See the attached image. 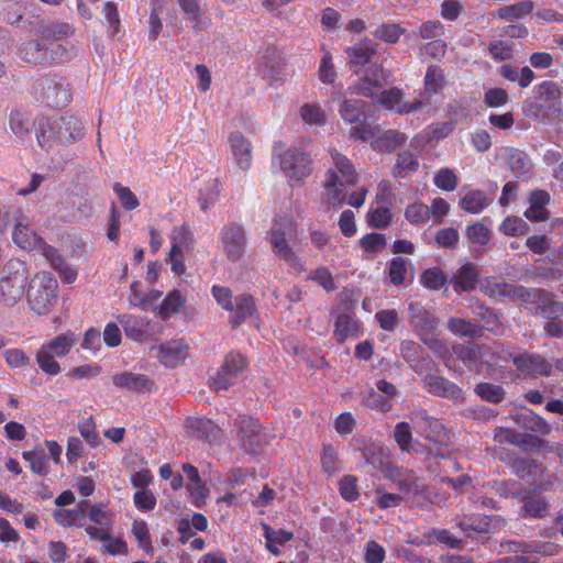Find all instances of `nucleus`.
Instances as JSON below:
<instances>
[{
  "label": "nucleus",
  "mask_w": 563,
  "mask_h": 563,
  "mask_svg": "<svg viewBox=\"0 0 563 563\" xmlns=\"http://www.w3.org/2000/svg\"><path fill=\"white\" fill-rule=\"evenodd\" d=\"M448 282L444 272L438 267L426 269L420 276V283L424 288L438 290Z\"/></svg>",
  "instance_id": "54"
},
{
  "label": "nucleus",
  "mask_w": 563,
  "mask_h": 563,
  "mask_svg": "<svg viewBox=\"0 0 563 563\" xmlns=\"http://www.w3.org/2000/svg\"><path fill=\"white\" fill-rule=\"evenodd\" d=\"M423 385L429 393L440 397L457 399L462 394L455 384L438 375H427Z\"/></svg>",
  "instance_id": "27"
},
{
  "label": "nucleus",
  "mask_w": 563,
  "mask_h": 563,
  "mask_svg": "<svg viewBox=\"0 0 563 563\" xmlns=\"http://www.w3.org/2000/svg\"><path fill=\"white\" fill-rule=\"evenodd\" d=\"M333 335L339 343L357 338L360 335V322L351 313H340L335 320Z\"/></svg>",
  "instance_id": "30"
},
{
  "label": "nucleus",
  "mask_w": 563,
  "mask_h": 563,
  "mask_svg": "<svg viewBox=\"0 0 563 563\" xmlns=\"http://www.w3.org/2000/svg\"><path fill=\"white\" fill-rule=\"evenodd\" d=\"M238 438L247 452H255L257 448L268 441L266 433L261 429L258 421L251 417L242 418L238 423Z\"/></svg>",
  "instance_id": "14"
},
{
  "label": "nucleus",
  "mask_w": 563,
  "mask_h": 563,
  "mask_svg": "<svg viewBox=\"0 0 563 563\" xmlns=\"http://www.w3.org/2000/svg\"><path fill=\"white\" fill-rule=\"evenodd\" d=\"M466 236L473 243L485 245L490 239L489 229L481 222L467 225Z\"/></svg>",
  "instance_id": "64"
},
{
  "label": "nucleus",
  "mask_w": 563,
  "mask_h": 563,
  "mask_svg": "<svg viewBox=\"0 0 563 563\" xmlns=\"http://www.w3.org/2000/svg\"><path fill=\"white\" fill-rule=\"evenodd\" d=\"M363 457L366 463L372 465L375 470H378L386 474V471L393 464L389 462L388 456L383 446L373 445L371 448H366L363 451Z\"/></svg>",
  "instance_id": "44"
},
{
  "label": "nucleus",
  "mask_w": 563,
  "mask_h": 563,
  "mask_svg": "<svg viewBox=\"0 0 563 563\" xmlns=\"http://www.w3.org/2000/svg\"><path fill=\"white\" fill-rule=\"evenodd\" d=\"M488 351H485L484 364L489 367H503L508 362H512L516 356H519V352L514 351L509 346L505 345H485Z\"/></svg>",
  "instance_id": "35"
},
{
  "label": "nucleus",
  "mask_w": 563,
  "mask_h": 563,
  "mask_svg": "<svg viewBox=\"0 0 563 563\" xmlns=\"http://www.w3.org/2000/svg\"><path fill=\"white\" fill-rule=\"evenodd\" d=\"M409 261L404 257H394L389 262L388 276L390 283L395 286H400L406 279L408 273Z\"/></svg>",
  "instance_id": "55"
},
{
  "label": "nucleus",
  "mask_w": 563,
  "mask_h": 563,
  "mask_svg": "<svg viewBox=\"0 0 563 563\" xmlns=\"http://www.w3.org/2000/svg\"><path fill=\"white\" fill-rule=\"evenodd\" d=\"M387 80V75L380 65H373L368 68L366 76L362 79L358 92L366 97H374L377 89Z\"/></svg>",
  "instance_id": "34"
},
{
  "label": "nucleus",
  "mask_w": 563,
  "mask_h": 563,
  "mask_svg": "<svg viewBox=\"0 0 563 563\" xmlns=\"http://www.w3.org/2000/svg\"><path fill=\"white\" fill-rule=\"evenodd\" d=\"M454 353L460 358L465 366L470 368H477V361H479L481 365L484 364L485 351H488L485 345L477 344H459L454 346Z\"/></svg>",
  "instance_id": "33"
},
{
  "label": "nucleus",
  "mask_w": 563,
  "mask_h": 563,
  "mask_svg": "<svg viewBox=\"0 0 563 563\" xmlns=\"http://www.w3.org/2000/svg\"><path fill=\"white\" fill-rule=\"evenodd\" d=\"M185 303L186 297L179 290H172L158 306L153 308V311L166 320L170 316L178 313Z\"/></svg>",
  "instance_id": "38"
},
{
  "label": "nucleus",
  "mask_w": 563,
  "mask_h": 563,
  "mask_svg": "<svg viewBox=\"0 0 563 563\" xmlns=\"http://www.w3.org/2000/svg\"><path fill=\"white\" fill-rule=\"evenodd\" d=\"M376 44L365 37L360 43L345 49L349 63L353 66H364L369 63L371 58L376 54Z\"/></svg>",
  "instance_id": "29"
},
{
  "label": "nucleus",
  "mask_w": 563,
  "mask_h": 563,
  "mask_svg": "<svg viewBox=\"0 0 563 563\" xmlns=\"http://www.w3.org/2000/svg\"><path fill=\"white\" fill-rule=\"evenodd\" d=\"M490 296H501L510 298H523L528 290L522 286H515L506 283H494L492 288L487 290Z\"/></svg>",
  "instance_id": "56"
},
{
  "label": "nucleus",
  "mask_w": 563,
  "mask_h": 563,
  "mask_svg": "<svg viewBox=\"0 0 563 563\" xmlns=\"http://www.w3.org/2000/svg\"><path fill=\"white\" fill-rule=\"evenodd\" d=\"M22 457L30 463V467L34 473L38 475L47 474V455L43 448L36 446L32 451H25L22 453Z\"/></svg>",
  "instance_id": "47"
},
{
  "label": "nucleus",
  "mask_w": 563,
  "mask_h": 563,
  "mask_svg": "<svg viewBox=\"0 0 563 563\" xmlns=\"http://www.w3.org/2000/svg\"><path fill=\"white\" fill-rule=\"evenodd\" d=\"M219 243L228 260L238 262L246 250V232L241 224L235 222L227 223L219 232Z\"/></svg>",
  "instance_id": "10"
},
{
  "label": "nucleus",
  "mask_w": 563,
  "mask_h": 563,
  "mask_svg": "<svg viewBox=\"0 0 563 563\" xmlns=\"http://www.w3.org/2000/svg\"><path fill=\"white\" fill-rule=\"evenodd\" d=\"M172 244L169 262L172 272L180 275L186 271L184 257L192 249V232L187 224L175 227L169 235Z\"/></svg>",
  "instance_id": "9"
},
{
  "label": "nucleus",
  "mask_w": 563,
  "mask_h": 563,
  "mask_svg": "<svg viewBox=\"0 0 563 563\" xmlns=\"http://www.w3.org/2000/svg\"><path fill=\"white\" fill-rule=\"evenodd\" d=\"M394 439L402 452L409 453L415 450V441L408 422L401 421L395 426Z\"/></svg>",
  "instance_id": "51"
},
{
  "label": "nucleus",
  "mask_w": 563,
  "mask_h": 563,
  "mask_svg": "<svg viewBox=\"0 0 563 563\" xmlns=\"http://www.w3.org/2000/svg\"><path fill=\"white\" fill-rule=\"evenodd\" d=\"M41 253L65 283L71 284L76 280L77 271L63 258L56 249L47 244L46 246H43Z\"/></svg>",
  "instance_id": "25"
},
{
  "label": "nucleus",
  "mask_w": 563,
  "mask_h": 563,
  "mask_svg": "<svg viewBox=\"0 0 563 563\" xmlns=\"http://www.w3.org/2000/svg\"><path fill=\"white\" fill-rule=\"evenodd\" d=\"M418 168V157L409 151H402L397 156L391 174L396 178H405L409 174L417 172Z\"/></svg>",
  "instance_id": "41"
},
{
  "label": "nucleus",
  "mask_w": 563,
  "mask_h": 563,
  "mask_svg": "<svg viewBox=\"0 0 563 563\" xmlns=\"http://www.w3.org/2000/svg\"><path fill=\"white\" fill-rule=\"evenodd\" d=\"M410 421L415 424L417 432L430 441H439L443 434L442 423L428 415V412L418 408L409 413Z\"/></svg>",
  "instance_id": "21"
},
{
  "label": "nucleus",
  "mask_w": 563,
  "mask_h": 563,
  "mask_svg": "<svg viewBox=\"0 0 563 563\" xmlns=\"http://www.w3.org/2000/svg\"><path fill=\"white\" fill-rule=\"evenodd\" d=\"M516 420L521 428L543 435L549 434L552 430V427L543 418L528 409L518 412Z\"/></svg>",
  "instance_id": "36"
},
{
  "label": "nucleus",
  "mask_w": 563,
  "mask_h": 563,
  "mask_svg": "<svg viewBox=\"0 0 563 563\" xmlns=\"http://www.w3.org/2000/svg\"><path fill=\"white\" fill-rule=\"evenodd\" d=\"M321 465L324 472L332 475L342 468L338 453L332 445H324L321 454Z\"/></svg>",
  "instance_id": "61"
},
{
  "label": "nucleus",
  "mask_w": 563,
  "mask_h": 563,
  "mask_svg": "<svg viewBox=\"0 0 563 563\" xmlns=\"http://www.w3.org/2000/svg\"><path fill=\"white\" fill-rule=\"evenodd\" d=\"M300 117L302 121L309 125L323 124L325 121V113L320 106L313 103H305L300 108Z\"/></svg>",
  "instance_id": "59"
},
{
  "label": "nucleus",
  "mask_w": 563,
  "mask_h": 563,
  "mask_svg": "<svg viewBox=\"0 0 563 563\" xmlns=\"http://www.w3.org/2000/svg\"><path fill=\"white\" fill-rule=\"evenodd\" d=\"M289 231L288 223H276L267 233L273 253L286 262L295 272H301L303 264L289 246L286 236Z\"/></svg>",
  "instance_id": "11"
},
{
  "label": "nucleus",
  "mask_w": 563,
  "mask_h": 563,
  "mask_svg": "<svg viewBox=\"0 0 563 563\" xmlns=\"http://www.w3.org/2000/svg\"><path fill=\"white\" fill-rule=\"evenodd\" d=\"M75 342L76 336L74 333L67 332L44 343L35 354L38 367L48 375L55 376L59 374L60 365L55 358L67 355Z\"/></svg>",
  "instance_id": "5"
},
{
  "label": "nucleus",
  "mask_w": 563,
  "mask_h": 563,
  "mask_svg": "<svg viewBox=\"0 0 563 563\" xmlns=\"http://www.w3.org/2000/svg\"><path fill=\"white\" fill-rule=\"evenodd\" d=\"M13 242L23 250L42 251L47 244L31 227L30 219L22 210L14 211V223L12 230Z\"/></svg>",
  "instance_id": "12"
},
{
  "label": "nucleus",
  "mask_w": 563,
  "mask_h": 563,
  "mask_svg": "<svg viewBox=\"0 0 563 563\" xmlns=\"http://www.w3.org/2000/svg\"><path fill=\"white\" fill-rule=\"evenodd\" d=\"M246 358L239 352H230L225 355L222 365L210 377V387L216 391H225L236 384L241 374L246 369Z\"/></svg>",
  "instance_id": "8"
},
{
  "label": "nucleus",
  "mask_w": 563,
  "mask_h": 563,
  "mask_svg": "<svg viewBox=\"0 0 563 563\" xmlns=\"http://www.w3.org/2000/svg\"><path fill=\"white\" fill-rule=\"evenodd\" d=\"M186 430L190 437L214 443L222 439L221 429L214 422L207 418H188Z\"/></svg>",
  "instance_id": "22"
},
{
  "label": "nucleus",
  "mask_w": 563,
  "mask_h": 563,
  "mask_svg": "<svg viewBox=\"0 0 563 563\" xmlns=\"http://www.w3.org/2000/svg\"><path fill=\"white\" fill-rule=\"evenodd\" d=\"M53 130H55V137L60 144L76 142L85 135L81 121L70 114L53 118Z\"/></svg>",
  "instance_id": "15"
},
{
  "label": "nucleus",
  "mask_w": 563,
  "mask_h": 563,
  "mask_svg": "<svg viewBox=\"0 0 563 563\" xmlns=\"http://www.w3.org/2000/svg\"><path fill=\"white\" fill-rule=\"evenodd\" d=\"M57 280L47 273L36 274L30 283L27 302L37 314L47 313L57 300Z\"/></svg>",
  "instance_id": "4"
},
{
  "label": "nucleus",
  "mask_w": 563,
  "mask_h": 563,
  "mask_svg": "<svg viewBox=\"0 0 563 563\" xmlns=\"http://www.w3.org/2000/svg\"><path fill=\"white\" fill-rule=\"evenodd\" d=\"M405 218L410 224H423L431 219L430 207L423 202L415 201L406 207Z\"/></svg>",
  "instance_id": "48"
},
{
  "label": "nucleus",
  "mask_w": 563,
  "mask_h": 563,
  "mask_svg": "<svg viewBox=\"0 0 563 563\" xmlns=\"http://www.w3.org/2000/svg\"><path fill=\"white\" fill-rule=\"evenodd\" d=\"M378 101L385 108L400 114L415 112L421 107L420 100H416L415 102L411 103L404 101L401 91L397 88L384 90L379 95Z\"/></svg>",
  "instance_id": "24"
},
{
  "label": "nucleus",
  "mask_w": 563,
  "mask_h": 563,
  "mask_svg": "<svg viewBox=\"0 0 563 563\" xmlns=\"http://www.w3.org/2000/svg\"><path fill=\"white\" fill-rule=\"evenodd\" d=\"M272 166L288 179L291 186L300 184L312 173L310 154L298 146L275 144L272 154Z\"/></svg>",
  "instance_id": "2"
},
{
  "label": "nucleus",
  "mask_w": 563,
  "mask_h": 563,
  "mask_svg": "<svg viewBox=\"0 0 563 563\" xmlns=\"http://www.w3.org/2000/svg\"><path fill=\"white\" fill-rule=\"evenodd\" d=\"M151 350H156V357L166 367H176L188 356V344L184 339L170 340Z\"/></svg>",
  "instance_id": "17"
},
{
  "label": "nucleus",
  "mask_w": 563,
  "mask_h": 563,
  "mask_svg": "<svg viewBox=\"0 0 563 563\" xmlns=\"http://www.w3.org/2000/svg\"><path fill=\"white\" fill-rule=\"evenodd\" d=\"M122 325L125 336L134 342L143 343L151 338V320L132 313H123L117 317Z\"/></svg>",
  "instance_id": "19"
},
{
  "label": "nucleus",
  "mask_w": 563,
  "mask_h": 563,
  "mask_svg": "<svg viewBox=\"0 0 563 563\" xmlns=\"http://www.w3.org/2000/svg\"><path fill=\"white\" fill-rule=\"evenodd\" d=\"M340 115L342 120L349 124L367 123L365 120V102L357 99H345L343 100L340 109Z\"/></svg>",
  "instance_id": "37"
},
{
  "label": "nucleus",
  "mask_w": 563,
  "mask_h": 563,
  "mask_svg": "<svg viewBox=\"0 0 563 563\" xmlns=\"http://www.w3.org/2000/svg\"><path fill=\"white\" fill-rule=\"evenodd\" d=\"M385 477L394 483L399 493L405 497L417 495L422 490V485L412 471L391 465L387 468Z\"/></svg>",
  "instance_id": "18"
},
{
  "label": "nucleus",
  "mask_w": 563,
  "mask_h": 563,
  "mask_svg": "<svg viewBox=\"0 0 563 563\" xmlns=\"http://www.w3.org/2000/svg\"><path fill=\"white\" fill-rule=\"evenodd\" d=\"M517 550L522 555L516 558H505L500 563H537L538 559L536 554H542L547 556L554 555L558 552V545L550 542L542 541H529L517 543Z\"/></svg>",
  "instance_id": "16"
},
{
  "label": "nucleus",
  "mask_w": 563,
  "mask_h": 563,
  "mask_svg": "<svg viewBox=\"0 0 563 563\" xmlns=\"http://www.w3.org/2000/svg\"><path fill=\"white\" fill-rule=\"evenodd\" d=\"M550 195L541 189L534 190L529 197V208L525 211V217L533 221H543L548 218L547 206L550 202Z\"/></svg>",
  "instance_id": "31"
},
{
  "label": "nucleus",
  "mask_w": 563,
  "mask_h": 563,
  "mask_svg": "<svg viewBox=\"0 0 563 563\" xmlns=\"http://www.w3.org/2000/svg\"><path fill=\"white\" fill-rule=\"evenodd\" d=\"M509 166L518 177H523L529 174L531 163L523 152L516 151L509 157Z\"/></svg>",
  "instance_id": "62"
},
{
  "label": "nucleus",
  "mask_w": 563,
  "mask_h": 563,
  "mask_svg": "<svg viewBox=\"0 0 563 563\" xmlns=\"http://www.w3.org/2000/svg\"><path fill=\"white\" fill-rule=\"evenodd\" d=\"M34 98L48 107H64L71 99L68 82L56 75L38 78L33 85Z\"/></svg>",
  "instance_id": "6"
},
{
  "label": "nucleus",
  "mask_w": 563,
  "mask_h": 563,
  "mask_svg": "<svg viewBox=\"0 0 563 563\" xmlns=\"http://www.w3.org/2000/svg\"><path fill=\"white\" fill-rule=\"evenodd\" d=\"M229 146L231 155L236 166L247 172L252 166L253 161V145L252 142L245 137L241 132L234 131L229 135Z\"/></svg>",
  "instance_id": "20"
},
{
  "label": "nucleus",
  "mask_w": 563,
  "mask_h": 563,
  "mask_svg": "<svg viewBox=\"0 0 563 563\" xmlns=\"http://www.w3.org/2000/svg\"><path fill=\"white\" fill-rule=\"evenodd\" d=\"M459 527L468 537L472 532L486 533L490 529V519L484 515H472L462 519Z\"/></svg>",
  "instance_id": "45"
},
{
  "label": "nucleus",
  "mask_w": 563,
  "mask_h": 563,
  "mask_svg": "<svg viewBox=\"0 0 563 563\" xmlns=\"http://www.w3.org/2000/svg\"><path fill=\"white\" fill-rule=\"evenodd\" d=\"M434 185L444 191H453L459 184L456 174L451 168H441L433 177Z\"/></svg>",
  "instance_id": "57"
},
{
  "label": "nucleus",
  "mask_w": 563,
  "mask_h": 563,
  "mask_svg": "<svg viewBox=\"0 0 563 563\" xmlns=\"http://www.w3.org/2000/svg\"><path fill=\"white\" fill-rule=\"evenodd\" d=\"M33 126L37 144L41 148L48 151L56 144H59L57 137H55V130H53V119L37 118Z\"/></svg>",
  "instance_id": "32"
},
{
  "label": "nucleus",
  "mask_w": 563,
  "mask_h": 563,
  "mask_svg": "<svg viewBox=\"0 0 563 563\" xmlns=\"http://www.w3.org/2000/svg\"><path fill=\"white\" fill-rule=\"evenodd\" d=\"M284 66L285 65L280 59L271 60L263 67V78L271 85H278L283 82L285 77Z\"/></svg>",
  "instance_id": "58"
},
{
  "label": "nucleus",
  "mask_w": 563,
  "mask_h": 563,
  "mask_svg": "<svg viewBox=\"0 0 563 563\" xmlns=\"http://www.w3.org/2000/svg\"><path fill=\"white\" fill-rule=\"evenodd\" d=\"M490 200L483 190L474 189L466 192L460 201V207L472 214L482 212Z\"/></svg>",
  "instance_id": "39"
},
{
  "label": "nucleus",
  "mask_w": 563,
  "mask_h": 563,
  "mask_svg": "<svg viewBox=\"0 0 563 563\" xmlns=\"http://www.w3.org/2000/svg\"><path fill=\"white\" fill-rule=\"evenodd\" d=\"M332 166L327 170L322 180L324 189L322 201L328 207L341 208L344 203L360 208L365 202L366 187H360L349 194V188L355 186L358 174L352 162L336 150L330 151Z\"/></svg>",
  "instance_id": "1"
},
{
  "label": "nucleus",
  "mask_w": 563,
  "mask_h": 563,
  "mask_svg": "<svg viewBox=\"0 0 563 563\" xmlns=\"http://www.w3.org/2000/svg\"><path fill=\"white\" fill-rule=\"evenodd\" d=\"M211 292L216 302L229 312L228 321L232 328H238L246 319L254 317L256 309L251 296L245 294L234 296L230 288L219 285L212 286Z\"/></svg>",
  "instance_id": "3"
},
{
  "label": "nucleus",
  "mask_w": 563,
  "mask_h": 563,
  "mask_svg": "<svg viewBox=\"0 0 563 563\" xmlns=\"http://www.w3.org/2000/svg\"><path fill=\"white\" fill-rule=\"evenodd\" d=\"M478 280V271L472 263L464 264L453 275L451 284L456 292L471 291Z\"/></svg>",
  "instance_id": "28"
},
{
  "label": "nucleus",
  "mask_w": 563,
  "mask_h": 563,
  "mask_svg": "<svg viewBox=\"0 0 563 563\" xmlns=\"http://www.w3.org/2000/svg\"><path fill=\"white\" fill-rule=\"evenodd\" d=\"M323 55L318 67V78L321 82L332 85L335 82L338 74L333 64L332 55L322 46Z\"/></svg>",
  "instance_id": "50"
},
{
  "label": "nucleus",
  "mask_w": 563,
  "mask_h": 563,
  "mask_svg": "<svg viewBox=\"0 0 563 563\" xmlns=\"http://www.w3.org/2000/svg\"><path fill=\"white\" fill-rule=\"evenodd\" d=\"M112 384L120 389L128 391H144L151 388L152 382L143 374L122 372L113 375Z\"/></svg>",
  "instance_id": "26"
},
{
  "label": "nucleus",
  "mask_w": 563,
  "mask_h": 563,
  "mask_svg": "<svg viewBox=\"0 0 563 563\" xmlns=\"http://www.w3.org/2000/svg\"><path fill=\"white\" fill-rule=\"evenodd\" d=\"M533 10V3L529 0L520 1L515 4L505 5L494 11V18L514 21L528 15Z\"/></svg>",
  "instance_id": "40"
},
{
  "label": "nucleus",
  "mask_w": 563,
  "mask_h": 563,
  "mask_svg": "<svg viewBox=\"0 0 563 563\" xmlns=\"http://www.w3.org/2000/svg\"><path fill=\"white\" fill-rule=\"evenodd\" d=\"M495 439L499 443L509 442L521 448L539 446L542 443V441L537 437L529 434H517L510 430H500L495 434Z\"/></svg>",
  "instance_id": "46"
},
{
  "label": "nucleus",
  "mask_w": 563,
  "mask_h": 563,
  "mask_svg": "<svg viewBox=\"0 0 563 563\" xmlns=\"http://www.w3.org/2000/svg\"><path fill=\"white\" fill-rule=\"evenodd\" d=\"M365 258H373L386 247V238L382 233L372 232L358 240Z\"/></svg>",
  "instance_id": "43"
},
{
  "label": "nucleus",
  "mask_w": 563,
  "mask_h": 563,
  "mask_svg": "<svg viewBox=\"0 0 563 563\" xmlns=\"http://www.w3.org/2000/svg\"><path fill=\"white\" fill-rule=\"evenodd\" d=\"M510 101L509 95L505 89L490 88L484 93V103L488 108H500Z\"/></svg>",
  "instance_id": "63"
},
{
  "label": "nucleus",
  "mask_w": 563,
  "mask_h": 563,
  "mask_svg": "<svg viewBox=\"0 0 563 563\" xmlns=\"http://www.w3.org/2000/svg\"><path fill=\"white\" fill-rule=\"evenodd\" d=\"M517 371L523 375H544L551 374L552 366L542 356L538 354H529L527 352L519 353L514 360Z\"/></svg>",
  "instance_id": "23"
},
{
  "label": "nucleus",
  "mask_w": 563,
  "mask_h": 563,
  "mask_svg": "<svg viewBox=\"0 0 563 563\" xmlns=\"http://www.w3.org/2000/svg\"><path fill=\"white\" fill-rule=\"evenodd\" d=\"M379 128L377 124L363 123L355 125L351 133L361 141H369L371 146L377 152H391L401 146L408 136L397 130H386L378 135Z\"/></svg>",
  "instance_id": "7"
},
{
  "label": "nucleus",
  "mask_w": 563,
  "mask_h": 563,
  "mask_svg": "<svg viewBox=\"0 0 563 563\" xmlns=\"http://www.w3.org/2000/svg\"><path fill=\"white\" fill-rule=\"evenodd\" d=\"M476 394L486 401L500 402L505 391L501 386L492 383H481L475 388Z\"/></svg>",
  "instance_id": "60"
},
{
  "label": "nucleus",
  "mask_w": 563,
  "mask_h": 563,
  "mask_svg": "<svg viewBox=\"0 0 563 563\" xmlns=\"http://www.w3.org/2000/svg\"><path fill=\"white\" fill-rule=\"evenodd\" d=\"M405 33L399 24L396 23H383L373 31V36L388 44H395L398 42L400 36Z\"/></svg>",
  "instance_id": "52"
},
{
  "label": "nucleus",
  "mask_w": 563,
  "mask_h": 563,
  "mask_svg": "<svg viewBox=\"0 0 563 563\" xmlns=\"http://www.w3.org/2000/svg\"><path fill=\"white\" fill-rule=\"evenodd\" d=\"M446 329L461 338H476L481 335V327L463 318L451 317L446 322Z\"/></svg>",
  "instance_id": "42"
},
{
  "label": "nucleus",
  "mask_w": 563,
  "mask_h": 563,
  "mask_svg": "<svg viewBox=\"0 0 563 563\" xmlns=\"http://www.w3.org/2000/svg\"><path fill=\"white\" fill-rule=\"evenodd\" d=\"M20 56L27 63H41L46 58V49L38 41H29L21 45Z\"/></svg>",
  "instance_id": "53"
},
{
  "label": "nucleus",
  "mask_w": 563,
  "mask_h": 563,
  "mask_svg": "<svg viewBox=\"0 0 563 563\" xmlns=\"http://www.w3.org/2000/svg\"><path fill=\"white\" fill-rule=\"evenodd\" d=\"M27 274L20 265L12 274L5 275L0 280V298L7 306L15 305L23 296Z\"/></svg>",
  "instance_id": "13"
},
{
  "label": "nucleus",
  "mask_w": 563,
  "mask_h": 563,
  "mask_svg": "<svg viewBox=\"0 0 563 563\" xmlns=\"http://www.w3.org/2000/svg\"><path fill=\"white\" fill-rule=\"evenodd\" d=\"M132 534L137 541V544L146 553L153 554L154 547L152 544L150 529L147 522L142 519H135L132 523Z\"/></svg>",
  "instance_id": "49"
}]
</instances>
